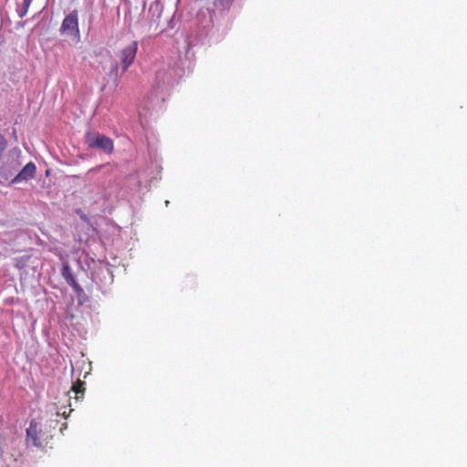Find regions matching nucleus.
Segmentation results:
<instances>
[{
    "label": "nucleus",
    "mask_w": 467,
    "mask_h": 467,
    "mask_svg": "<svg viewBox=\"0 0 467 467\" xmlns=\"http://www.w3.org/2000/svg\"><path fill=\"white\" fill-rule=\"evenodd\" d=\"M138 51V42L132 41L128 46L123 47L118 54V62H115L109 72V76L114 79L115 82L119 79V70L121 69L125 72L134 62Z\"/></svg>",
    "instance_id": "nucleus-1"
},
{
    "label": "nucleus",
    "mask_w": 467,
    "mask_h": 467,
    "mask_svg": "<svg viewBox=\"0 0 467 467\" xmlns=\"http://www.w3.org/2000/svg\"><path fill=\"white\" fill-rule=\"evenodd\" d=\"M85 142L89 149L99 150L107 154H110L114 149L111 139L96 131L87 132Z\"/></svg>",
    "instance_id": "nucleus-2"
},
{
    "label": "nucleus",
    "mask_w": 467,
    "mask_h": 467,
    "mask_svg": "<svg viewBox=\"0 0 467 467\" xmlns=\"http://www.w3.org/2000/svg\"><path fill=\"white\" fill-rule=\"evenodd\" d=\"M21 150L17 148L9 150L6 156V161L0 167V181H9L18 169L21 162L19 161Z\"/></svg>",
    "instance_id": "nucleus-3"
},
{
    "label": "nucleus",
    "mask_w": 467,
    "mask_h": 467,
    "mask_svg": "<svg viewBox=\"0 0 467 467\" xmlns=\"http://www.w3.org/2000/svg\"><path fill=\"white\" fill-rule=\"evenodd\" d=\"M61 35H67L69 36H79L78 28V13L77 10L71 11L65 16L59 28Z\"/></svg>",
    "instance_id": "nucleus-4"
},
{
    "label": "nucleus",
    "mask_w": 467,
    "mask_h": 467,
    "mask_svg": "<svg viewBox=\"0 0 467 467\" xmlns=\"http://www.w3.org/2000/svg\"><path fill=\"white\" fill-rule=\"evenodd\" d=\"M41 435L42 430L39 428L36 420H30L29 426L26 429V445L28 447L33 446L36 448H41L43 446L41 441Z\"/></svg>",
    "instance_id": "nucleus-5"
},
{
    "label": "nucleus",
    "mask_w": 467,
    "mask_h": 467,
    "mask_svg": "<svg viewBox=\"0 0 467 467\" xmlns=\"http://www.w3.org/2000/svg\"><path fill=\"white\" fill-rule=\"evenodd\" d=\"M179 74L176 69H162L156 73V89H162L165 85H171Z\"/></svg>",
    "instance_id": "nucleus-6"
},
{
    "label": "nucleus",
    "mask_w": 467,
    "mask_h": 467,
    "mask_svg": "<svg viewBox=\"0 0 467 467\" xmlns=\"http://www.w3.org/2000/svg\"><path fill=\"white\" fill-rule=\"evenodd\" d=\"M36 167L34 162L30 161L24 166V168L10 180L11 184L20 183L22 182H27L34 178L36 174Z\"/></svg>",
    "instance_id": "nucleus-7"
},
{
    "label": "nucleus",
    "mask_w": 467,
    "mask_h": 467,
    "mask_svg": "<svg viewBox=\"0 0 467 467\" xmlns=\"http://www.w3.org/2000/svg\"><path fill=\"white\" fill-rule=\"evenodd\" d=\"M61 275L67 281V283L72 287V289L74 290L78 296L84 293L81 286L76 282L72 270L68 264L66 263L63 265Z\"/></svg>",
    "instance_id": "nucleus-8"
},
{
    "label": "nucleus",
    "mask_w": 467,
    "mask_h": 467,
    "mask_svg": "<svg viewBox=\"0 0 467 467\" xmlns=\"http://www.w3.org/2000/svg\"><path fill=\"white\" fill-rule=\"evenodd\" d=\"M146 176V171L145 170H140L137 171L134 174L130 175L129 178L130 183H133L134 181V187L140 188L141 185V179H145Z\"/></svg>",
    "instance_id": "nucleus-9"
},
{
    "label": "nucleus",
    "mask_w": 467,
    "mask_h": 467,
    "mask_svg": "<svg viewBox=\"0 0 467 467\" xmlns=\"http://www.w3.org/2000/svg\"><path fill=\"white\" fill-rule=\"evenodd\" d=\"M33 0H23L22 6L16 10L17 16L23 18L26 16Z\"/></svg>",
    "instance_id": "nucleus-10"
},
{
    "label": "nucleus",
    "mask_w": 467,
    "mask_h": 467,
    "mask_svg": "<svg viewBox=\"0 0 467 467\" xmlns=\"http://www.w3.org/2000/svg\"><path fill=\"white\" fill-rule=\"evenodd\" d=\"M99 275H102L105 279L108 277L109 283L113 282V275L109 267L101 268Z\"/></svg>",
    "instance_id": "nucleus-11"
},
{
    "label": "nucleus",
    "mask_w": 467,
    "mask_h": 467,
    "mask_svg": "<svg viewBox=\"0 0 467 467\" xmlns=\"http://www.w3.org/2000/svg\"><path fill=\"white\" fill-rule=\"evenodd\" d=\"M149 12L152 13V14L157 13V16H159L160 14H161V8H160L159 3L158 2H154L153 4H151L150 5Z\"/></svg>",
    "instance_id": "nucleus-12"
},
{
    "label": "nucleus",
    "mask_w": 467,
    "mask_h": 467,
    "mask_svg": "<svg viewBox=\"0 0 467 467\" xmlns=\"http://www.w3.org/2000/svg\"><path fill=\"white\" fill-rule=\"evenodd\" d=\"M233 0H215L217 5L223 8H228Z\"/></svg>",
    "instance_id": "nucleus-13"
},
{
    "label": "nucleus",
    "mask_w": 467,
    "mask_h": 467,
    "mask_svg": "<svg viewBox=\"0 0 467 467\" xmlns=\"http://www.w3.org/2000/svg\"><path fill=\"white\" fill-rule=\"evenodd\" d=\"M7 145V141L5 138L0 133V156L2 155L3 151L5 150Z\"/></svg>",
    "instance_id": "nucleus-14"
},
{
    "label": "nucleus",
    "mask_w": 467,
    "mask_h": 467,
    "mask_svg": "<svg viewBox=\"0 0 467 467\" xmlns=\"http://www.w3.org/2000/svg\"><path fill=\"white\" fill-rule=\"evenodd\" d=\"M169 202H170L169 201L165 202L166 206L169 205Z\"/></svg>",
    "instance_id": "nucleus-15"
}]
</instances>
